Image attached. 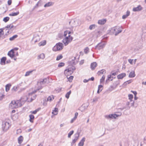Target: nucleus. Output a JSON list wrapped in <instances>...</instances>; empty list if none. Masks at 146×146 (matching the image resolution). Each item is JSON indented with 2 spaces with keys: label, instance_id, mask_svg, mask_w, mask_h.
<instances>
[{
  "label": "nucleus",
  "instance_id": "5fc2aeb1",
  "mask_svg": "<svg viewBox=\"0 0 146 146\" xmlns=\"http://www.w3.org/2000/svg\"><path fill=\"white\" fill-rule=\"evenodd\" d=\"M133 60H132L131 59H129L128 60V62L131 64H132Z\"/></svg>",
  "mask_w": 146,
  "mask_h": 146
},
{
  "label": "nucleus",
  "instance_id": "a211bd4d",
  "mask_svg": "<svg viewBox=\"0 0 146 146\" xmlns=\"http://www.w3.org/2000/svg\"><path fill=\"white\" fill-rule=\"evenodd\" d=\"M97 64L96 62H94L91 64V68L92 70H94L97 66Z\"/></svg>",
  "mask_w": 146,
  "mask_h": 146
},
{
  "label": "nucleus",
  "instance_id": "ea45409f",
  "mask_svg": "<svg viewBox=\"0 0 146 146\" xmlns=\"http://www.w3.org/2000/svg\"><path fill=\"white\" fill-rule=\"evenodd\" d=\"M9 19V17H6L4 18L3 19V21L5 22H7Z\"/></svg>",
  "mask_w": 146,
  "mask_h": 146
},
{
  "label": "nucleus",
  "instance_id": "3c124183",
  "mask_svg": "<svg viewBox=\"0 0 146 146\" xmlns=\"http://www.w3.org/2000/svg\"><path fill=\"white\" fill-rule=\"evenodd\" d=\"M38 111V110H36L33 111H31V112L33 114H35Z\"/></svg>",
  "mask_w": 146,
  "mask_h": 146
},
{
  "label": "nucleus",
  "instance_id": "864d4df0",
  "mask_svg": "<svg viewBox=\"0 0 146 146\" xmlns=\"http://www.w3.org/2000/svg\"><path fill=\"white\" fill-rule=\"evenodd\" d=\"M76 118L74 117L70 121V123H73L74 121L76 119Z\"/></svg>",
  "mask_w": 146,
  "mask_h": 146
},
{
  "label": "nucleus",
  "instance_id": "8fccbe9b",
  "mask_svg": "<svg viewBox=\"0 0 146 146\" xmlns=\"http://www.w3.org/2000/svg\"><path fill=\"white\" fill-rule=\"evenodd\" d=\"M4 28H5V31L7 32V33H6L5 35H7L9 33V29L5 28V27Z\"/></svg>",
  "mask_w": 146,
  "mask_h": 146
},
{
  "label": "nucleus",
  "instance_id": "dca6fc26",
  "mask_svg": "<svg viewBox=\"0 0 146 146\" xmlns=\"http://www.w3.org/2000/svg\"><path fill=\"white\" fill-rule=\"evenodd\" d=\"M126 76V74L125 73H121L117 76V78L119 79H121Z\"/></svg>",
  "mask_w": 146,
  "mask_h": 146
},
{
  "label": "nucleus",
  "instance_id": "de8ad7c7",
  "mask_svg": "<svg viewBox=\"0 0 146 146\" xmlns=\"http://www.w3.org/2000/svg\"><path fill=\"white\" fill-rule=\"evenodd\" d=\"M105 76L104 75L102 77V78L100 79V83H102L104 81V80L105 79Z\"/></svg>",
  "mask_w": 146,
  "mask_h": 146
},
{
  "label": "nucleus",
  "instance_id": "09e8293b",
  "mask_svg": "<svg viewBox=\"0 0 146 146\" xmlns=\"http://www.w3.org/2000/svg\"><path fill=\"white\" fill-rule=\"evenodd\" d=\"M73 76H70L68 78V80L70 82H71L72 81V80H73Z\"/></svg>",
  "mask_w": 146,
  "mask_h": 146
},
{
  "label": "nucleus",
  "instance_id": "7ed1b4c3",
  "mask_svg": "<svg viewBox=\"0 0 146 146\" xmlns=\"http://www.w3.org/2000/svg\"><path fill=\"white\" fill-rule=\"evenodd\" d=\"M48 79L46 78L44 79H40L37 82V84L38 86H38L37 89L38 90L41 89L42 88L43 86L46 84V83L48 82Z\"/></svg>",
  "mask_w": 146,
  "mask_h": 146
},
{
  "label": "nucleus",
  "instance_id": "a19ab883",
  "mask_svg": "<svg viewBox=\"0 0 146 146\" xmlns=\"http://www.w3.org/2000/svg\"><path fill=\"white\" fill-rule=\"evenodd\" d=\"M33 70H31L27 72L25 75V76H29L30 74L33 72Z\"/></svg>",
  "mask_w": 146,
  "mask_h": 146
},
{
  "label": "nucleus",
  "instance_id": "f8f14e48",
  "mask_svg": "<svg viewBox=\"0 0 146 146\" xmlns=\"http://www.w3.org/2000/svg\"><path fill=\"white\" fill-rule=\"evenodd\" d=\"M89 105V104L88 103H86L82 105L81 107L80 108V110L82 111L86 109Z\"/></svg>",
  "mask_w": 146,
  "mask_h": 146
},
{
  "label": "nucleus",
  "instance_id": "37998d69",
  "mask_svg": "<svg viewBox=\"0 0 146 146\" xmlns=\"http://www.w3.org/2000/svg\"><path fill=\"white\" fill-rule=\"evenodd\" d=\"M74 131L73 130L71 131H70L68 134V137L69 138H70L71 136V135L73 133Z\"/></svg>",
  "mask_w": 146,
  "mask_h": 146
},
{
  "label": "nucleus",
  "instance_id": "338daca9",
  "mask_svg": "<svg viewBox=\"0 0 146 146\" xmlns=\"http://www.w3.org/2000/svg\"><path fill=\"white\" fill-rule=\"evenodd\" d=\"M4 97V96L3 95H2V96H0V100H1Z\"/></svg>",
  "mask_w": 146,
  "mask_h": 146
},
{
  "label": "nucleus",
  "instance_id": "72a5a7b5",
  "mask_svg": "<svg viewBox=\"0 0 146 146\" xmlns=\"http://www.w3.org/2000/svg\"><path fill=\"white\" fill-rule=\"evenodd\" d=\"M18 36L17 35H15L12 37L10 38L9 40L11 41L13 40L15 38L17 37Z\"/></svg>",
  "mask_w": 146,
  "mask_h": 146
},
{
  "label": "nucleus",
  "instance_id": "f257e3e1",
  "mask_svg": "<svg viewBox=\"0 0 146 146\" xmlns=\"http://www.w3.org/2000/svg\"><path fill=\"white\" fill-rule=\"evenodd\" d=\"M27 99V98L26 97V99L23 100L22 98L19 100H12L9 105V107L12 109L17 108L21 107L25 102Z\"/></svg>",
  "mask_w": 146,
  "mask_h": 146
},
{
  "label": "nucleus",
  "instance_id": "1a4fd4ad",
  "mask_svg": "<svg viewBox=\"0 0 146 146\" xmlns=\"http://www.w3.org/2000/svg\"><path fill=\"white\" fill-rule=\"evenodd\" d=\"M79 20L77 19H72L69 22V24L71 25L72 27H76L79 25Z\"/></svg>",
  "mask_w": 146,
  "mask_h": 146
},
{
  "label": "nucleus",
  "instance_id": "2f4dec72",
  "mask_svg": "<svg viewBox=\"0 0 146 146\" xmlns=\"http://www.w3.org/2000/svg\"><path fill=\"white\" fill-rule=\"evenodd\" d=\"M54 99V97L52 95L51 96H49L47 98V101H51L52 100Z\"/></svg>",
  "mask_w": 146,
  "mask_h": 146
},
{
  "label": "nucleus",
  "instance_id": "7c9ffc66",
  "mask_svg": "<svg viewBox=\"0 0 146 146\" xmlns=\"http://www.w3.org/2000/svg\"><path fill=\"white\" fill-rule=\"evenodd\" d=\"M129 99L130 100V102H132V99L133 98V96L131 94H129L128 95Z\"/></svg>",
  "mask_w": 146,
  "mask_h": 146
},
{
  "label": "nucleus",
  "instance_id": "ddd939ff",
  "mask_svg": "<svg viewBox=\"0 0 146 146\" xmlns=\"http://www.w3.org/2000/svg\"><path fill=\"white\" fill-rule=\"evenodd\" d=\"M142 10V7L140 5H139L137 7L133 8V11L134 12L139 11Z\"/></svg>",
  "mask_w": 146,
  "mask_h": 146
},
{
  "label": "nucleus",
  "instance_id": "9d476101",
  "mask_svg": "<svg viewBox=\"0 0 146 146\" xmlns=\"http://www.w3.org/2000/svg\"><path fill=\"white\" fill-rule=\"evenodd\" d=\"M106 44V43L104 42L100 43L96 46L95 48L98 50L101 49L105 47Z\"/></svg>",
  "mask_w": 146,
  "mask_h": 146
},
{
  "label": "nucleus",
  "instance_id": "774afa93",
  "mask_svg": "<svg viewBox=\"0 0 146 146\" xmlns=\"http://www.w3.org/2000/svg\"><path fill=\"white\" fill-rule=\"evenodd\" d=\"M117 74H116V72H114V73H112L111 74V75H113V76H115Z\"/></svg>",
  "mask_w": 146,
  "mask_h": 146
},
{
  "label": "nucleus",
  "instance_id": "39448f33",
  "mask_svg": "<svg viewBox=\"0 0 146 146\" xmlns=\"http://www.w3.org/2000/svg\"><path fill=\"white\" fill-rule=\"evenodd\" d=\"M76 69V68L74 66H71L64 70V73L66 75H71Z\"/></svg>",
  "mask_w": 146,
  "mask_h": 146
},
{
  "label": "nucleus",
  "instance_id": "473e14b6",
  "mask_svg": "<svg viewBox=\"0 0 146 146\" xmlns=\"http://www.w3.org/2000/svg\"><path fill=\"white\" fill-rule=\"evenodd\" d=\"M111 76H112L111 74L108 75V78L106 80V82H108V80H110L111 81H112V79L110 80V79H111V78H112ZM112 78H113V77H112Z\"/></svg>",
  "mask_w": 146,
  "mask_h": 146
},
{
  "label": "nucleus",
  "instance_id": "69168bd1",
  "mask_svg": "<svg viewBox=\"0 0 146 146\" xmlns=\"http://www.w3.org/2000/svg\"><path fill=\"white\" fill-rule=\"evenodd\" d=\"M89 81L91 80L92 81H93L94 80V78L93 77H92L91 78H89Z\"/></svg>",
  "mask_w": 146,
  "mask_h": 146
},
{
  "label": "nucleus",
  "instance_id": "6ab92c4d",
  "mask_svg": "<svg viewBox=\"0 0 146 146\" xmlns=\"http://www.w3.org/2000/svg\"><path fill=\"white\" fill-rule=\"evenodd\" d=\"M85 140V138L83 137L78 144V146H83L84 145V142Z\"/></svg>",
  "mask_w": 146,
  "mask_h": 146
},
{
  "label": "nucleus",
  "instance_id": "13d9d810",
  "mask_svg": "<svg viewBox=\"0 0 146 146\" xmlns=\"http://www.w3.org/2000/svg\"><path fill=\"white\" fill-rule=\"evenodd\" d=\"M97 100H98V98L96 97L95 98L93 99V102H94L97 101Z\"/></svg>",
  "mask_w": 146,
  "mask_h": 146
},
{
  "label": "nucleus",
  "instance_id": "6e6d98bb",
  "mask_svg": "<svg viewBox=\"0 0 146 146\" xmlns=\"http://www.w3.org/2000/svg\"><path fill=\"white\" fill-rule=\"evenodd\" d=\"M131 92L134 95V96H136L137 94V92L136 91H133L131 90Z\"/></svg>",
  "mask_w": 146,
  "mask_h": 146
},
{
  "label": "nucleus",
  "instance_id": "2eb2a0df",
  "mask_svg": "<svg viewBox=\"0 0 146 146\" xmlns=\"http://www.w3.org/2000/svg\"><path fill=\"white\" fill-rule=\"evenodd\" d=\"M106 19H102L98 21V23L99 25H104L106 23Z\"/></svg>",
  "mask_w": 146,
  "mask_h": 146
},
{
  "label": "nucleus",
  "instance_id": "9b49d317",
  "mask_svg": "<svg viewBox=\"0 0 146 146\" xmlns=\"http://www.w3.org/2000/svg\"><path fill=\"white\" fill-rule=\"evenodd\" d=\"M37 91H38L37 89L36 90H34L32 92L30 93L29 94V96H31V102L33 100L35 99L36 97V95L35 94V93H36Z\"/></svg>",
  "mask_w": 146,
  "mask_h": 146
},
{
  "label": "nucleus",
  "instance_id": "603ef678",
  "mask_svg": "<svg viewBox=\"0 0 146 146\" xmlns=\"http://www.w3.org/2000/svg\"><path fill=\"white\" fill-rule=\"evenodd\" d=\"M103 86L102 85H99L98 86V89H99L101 91L102 89Z\"/></svg>",
  "mask_w": 146,
  "mask_h": 146
},
{
  "label": "nucleus",
  "instance_id": "58836bf2",
  "mask_svg": "<svg viewBox=\"0 0 146 146\" xmlns=\"http://www.w3.org/2000/svg\"><path fill=\"white\" fill-rule=\"evenodd\" d=\"M63 57V56L62 54H60L58 55L56 58V60H59L60 59H62Z\"/></svg>",
  "mask_w": 146,
  "mask_h": 146
},
{
  "label": "nucleus",
  "instance_id": "5701e85b",
  "mask_svg": "<svg viewBox=\"0 0 146 146\" xmlns=\"http://www.w3.org/2000/svg\"><path fill=\"white\" fill-rule=\"evenodd\" d=\"M76 136H75L74 139L72 141V143H75L78 140V137L79 136V134L78 133L77 134H76Z\"/></svg>",
  "mask_w": 146,
  "mask_h": 146
},
{
  "label": "nucleus",
  "instance_id": "4d7b16f0",
  "mask_svg": "<svg viewBox=\"0 0 146 146\" xmlns=\"http://www.w3.org/2000/svg\"><path fill=\"white\" fill-rule=\"evenodd\" d=\"M7 3L9 5H10L12 3V0H8Z\"/></svg>",
  "mask_w": 146,
  "mask_h": 146
},
{
  "label": "nucleus",
  "instance_id": "c03bdc74",
  "mask_svg": "<svg viewBox=\"0 0 146 146\" xmlns=\"http://www.w3.org/2000/svg\"><path fill=\"white\" fill-rule=\"evenodd\" d=\"M104 72L105 73V70L104 69H102L100 71H99L98 72V73H100V74H104Z\"/></svg>",
  "mask_w": 146,
  "mask_h": 146
},
{
  "label": "nucleus",
  "instance_id": "a18cd8bd",
  "mask_svg": "<svg viewBox=\"0 0 146 146\" xmlns=\"http://www.w3.org/2000/svg\"><path fill=\"white\" fill-rule=\"evenodd\" d=\"M64 65V63L63 62H60L58 64V66L59 67H62Z\"/></svg>",
  "mask_w": 146,
  "mask_h": 146
},
{
  "label": "nucleus",
  "instance_id": "e2e57ef3",
  "mask_svg": "<svg viewBox=\"0 0 146 146\" xmlns=\"http://www.w3.org/2000/svg\"><path fill=\"white\" fill-rule=\"evenodd\" d=\"M134 102H133L132 103L131 102L130 103V106H134Z\"/></svg>",
  "mask_w": 146,
  "mask_h": 146
},
{
  "label": "nucleus",
  "instance_id": "f3484780",
  "mask_svg": "<svg viewBox=\"0 0 146 146\" xmlns=\"http://www.w3.org/2000/svg\"><path fill=\"white\" fill-rule=\"evenodd\" d=\"M54 4V3L52 2H49L45 4L44 6V7H46L52 6Z\"/></svg>",
  "mask_w": 146,
  "mask_h": 146
},
{
  "label": "nucleus",
  "instance_id": "aec40b11",
  "mask_svg": "<svg viewBox=\"0 0 146 146\" xmlns=\"http://www.w3.org/2000/svg\"><path fill=\"white\" fill-rule=\"evenodd\" d=\"M135 76L134 71L131 72L129 74V77L132 78L134 77Z\"/></svg>",
  "mask_w": 146,
  "mask_h": 146
},
{
  "label": "nucleus",
  "instance_id": "bb28decb",
  "mask_svg": "<svg viewBox=\"0 0 146 146\" xmlns=\"http://www.w3.org/2000/svg\"><path fill=\"white\" fill-rule=\"evenodd\" d=\"M58 109L57 108H55L54 110L52 112V113L54 115H56L58 113Z\"/></svg>",
  "mask_w": 146,
  "mask_h": 146
},
{
  "label": "nucleus",
  "instance_id": "680f3d73",
  "mask_svg": "<svg viewBox=\"0 0 146 146\" xmlns=\"http://www.w3.org/2000/svg\"><path fill=\"white\" fill-rule=\"evenodd\" d=\"M89 81V79H88V80H87L86 79H84L83 80V82L84 83H86V82H87Z\"/></svg>",
  "mask_w": 146,
  "mask_h": 146
},
{
  "label": "nucleus",
  "instance_id": "79ce46f5",
  "mask_svg": "<svg viewBox=\"0 0 146 146\" xmlns=\"http://www.w3.org/2000/svg\"><path fill=\"white\" fill-rule=\"evenodd\" d=\"M95 25H92L90 26L89 28L90 30H92L95 28Z\"/></svg>",
  "mask_w": 146,
  "mask_h": 146
},
{
  "label": "nucleus",
  "instance_id": "f03ea898",
  "mask_svg": "<svg viewBox=\"0 0 146 146\" xmlns=\"http://www.w3.org/2000/svg\"><path fill=\"white\" fill-rule=\"evenodd\" d=\"M70 32L68 31H65L64 33V36L65 38L63 39L62 42L65 46L68 45L73 39V37L70 35Z\"/></svg>",
  "mask_w": 146,
  "mask_h": 146
},
{
  "label": "nucleus",
  "instance_id": "b1692460",
  "mask_svg": "<svg viewBox=\"0 0 146 146\" xmlns=\"http://www.w3.org/2000/svg\"><path fill=\"white\" fill-rule=\"evenodd\" d=\"M6 60V58L5 57H3L1 59V64H2V63H4V64H5V62Z\"/></svg>",
  "mask_w": 146,
  "mask_h": 146
},
{
  "label": "nucleus",
  "instance_id": "412c9836",
  "mask_svg": "<svg viewBox=\"0 0 146 146\" xmlns=\"http://www.w3.org/2000/svg\"><path fill=\"white\" fill-rule=\"evenodd\" d=\"M130 14V12L129 11H127L126 12V14L123 15L122 17V18L123 19H124L128 17Z\"/></svg>",
  "mask_w": 146,
  "mask_h": 146
},
{
  "label": "nucleus",
  "instance_id": "393cba45",
  "mask_svg": "<svg viewBox=\"0 0 146 146\" xmlns=\"http://www.w3.org/2000/svg\"><path fill=\"white\" fill-rule=\"evenodd\" d=\"M44 57V54L43 53H42L38 56L37 58L38 59H43Z\"/></svg>",
  "mask_w": 146,
  "mask_h": 146
},
{
  "label": "nucleus",
  "instance_id": "c85d7f7f",
  "mask_svg": "<svg viewBox=\"0 0 146 146\" xmlns=\"http://www.w3.org/2000/svg\"><path fill=\"white\" fill-rule=\"evenodd\" d=\"M29 117H30L29 121L31 122H33V120L34 118V116L32 114H31L29 115Z\"/></svg>",
  "mask_w": 146,
  "mask_h": 146
},
{
  "label": "nucleus",
  "instance_id": "423d86ee",
  "mask_svg": "<svg viewBox=\"0 0 146 146\" xmlns=\"http://www.w3.org/2000/svg\"><path fill=\"white\" fill-rule=\"evenodd\" d=\"M63 48V44L62 43L59 42L56 44L53 48L52 50L54 51H56L61 50Z\"/></svg>",
  "mask_w": 146,
  "mask_h": 146
},
{
  "label": "nucleus",
  "instance_id": "20e7f679",
  "mask_svg": "<svg viewBox=\"0 0 146 146\" xmlns=\"http://www.w3.org/2000/svg\"><path fill=\"white\" fill-rule=\"evenodd\" d=\"M121 115L122 113L121 112H119L118 114L115 113L106 115H105L104 117L106 119L110 120L113 118L116 119L117 117L121 116Z\"/></svg>",
  "mask_w": 146,
  "mask_h": 146
},
{
  "label": "nucleus",
  "instance_id": "6e6552de",
  "mask_svg": "<svg viewBox=\"0 0 146 146\" xmlns=\"http://www.w3.org/2000/svg\"><path fill=\"white\" fill-rule=\"evenodd\" d=\"M10 127V125L9 122L7 121L3 122L2 125V128L4 131H6L9 129Z\"/></svg>",
  "mask_w": 146,
  "mask_h": 146
},
{
  "label": "nucleus",
  "instance_id": "c9c22d12",
  "mask_svg": "<svg viewBox=\"0 0 146 146\" xmlns=\"http://www.w3.org/2000/svg\"><path fill=\"white\" fill-rule=\"evenodd\" d=\"M132 81L131 80L127 81L125 82L123 84V86H126L127 84H129L131 83Z\"/></svg>",
  "mask_w": 146,
  "mask_h": 146
},
{
  "label": "nucleus",
  "instance_id": "49530a36",
  "mask_svg": "<svg viewBox=\"0 0 146 146\" xmlns=\"http://www.w3.org/2000/svg\"><path fill=\"white\" fill-rule=\"evenodd\" d=\"M89 48L88 47H87L84 49V51L85 53L87 54L89 52Z\"/></svg>",
  "mask_w": 146,
  "mask_h": 146
},
{
  "label": "nucleus",
  "instance_id": "e433bc0d",
  "mask_svg": "<svg viewBox=\"0 0 146 146\" xmlns=\"http://www.w3.org/2000/svg\"><path fill=\"white\" fill-rule=\"evenodd\" d=\"M14 27V26L12 24H11L9 25H8L6 27H5V28L9 29H10Z\"/></svg>",
  "mask_w": 146,
  "mask_h": 146
},
{
  "label": "nucleus",
  "instance_id": "0eeeda50",
  "mask_svg": "<svg viewBox=\"0 0 146 146\" xmlns=\"http://www.w3.org/2000/svg\"><path fill=\"white\" fill-rule=\"evenodd\" d=\"M120 27L118 28L116 27H113L111 29L110 31L111 32L115 34V36L117 35L122 31V30L120 29Z\"/></svg>",
  "mask_w": 146,
  "mask_h": 146
},
{
  "label": "nucleus",
  "instance_id": "a878e982",
  "mask_svg": "<svg viewBox=\"0 0 146 146\" xmlns=\"http://www.w3.org/2000/svg\"><path fill=\"white\" fill-rule=\"evenodd\" d=\"M19 14V11L16 12L12 13L9 14V15L10 16H17Z\"/></svg>",
  "mask_w": 146,
  "mask_h": 146
},
{
  "label": "nucleus",
  "instance_id": "4be33fe9",
  "mask_svg": "<svg viewBox=\"0 0 146 146\" xmlns=\"http://www.w3.org/2000/svg\"><path fill=\"white\" fill-rule=\"evenodd\" d=\"M18 143L19 144L22 143L23 140V138L22 136H20L18 138Z\"/></svg>",
  "mask_w": 146,
  "mask_h": 146
},
{
  "label": "nucleus",
  "instance_id": "c756f323",
  "mask_svg": "<svg viewBox=\"0 0 146 146\" xmlns=\"http://www.w3.org/2000/svg\"><path fill=\"white\" fill-rule=\"evenodd\" d=\"M46 40H43L38 44V45L40 46H44L46 44Z\"/></svg>",
  "mask_w": 146,
  "mask_h": 146
},
{
  "label": "nucleus",
  "instance_id": "4c0bfd02",
  "mask_svg": "<svg viewBox=\"0 0 146 146\" xmlns=\"http://www.w3.org/2000/svg\"><path fill=\"white\" fill-rule=\"evenodd\" d=\"M71 93V91L70 90L69 92H68L66 94V95L65 96L68 99L69 98L70 95Z\"/></svg>",
  "mask_w": 146,
  "mask_h": 146
},
{
  "label": "nucleus",
  "instance_id": "bf43d9fd",
  "mask_svg": "<svg viewBox=\"0 0 146 146\" xmlns=\"http://www.w3.org/2000/svg\"><path fill=\"white\" fill-rule=\"evenodd\" d=\"M5 29V28H2L0 29V35L2 32H3V31Z\"/></svg>",
  "mask_w": 146,
  "mask_h": 146
},
{
  "label": "nucleus",
  "instance_id": "cd10ccee",
  "mask_svg": "<svg viewBox=\"0 0 146 146\" xmlns=\"http://www.w3.org/2000/svg\"><path fill=\"white\" fill-rule=\"evenodd\" d=\"M11 86V84H7L5 86V90L7 92L9 90Z\"/></svg>",
  "mask_w": 146,
  "mask_h": 146
},
{
  "label": "nucleus",
  "instance_id": "0e129e2a",
  "mask_svg": "<svg viewBox=\"0 0 146 146\" xmlns=\"http://www.w3.org/2000/svg\"><path fill=\"white\" fill-rule=\"evenodd\" d=\"M130 102H131L130 101V102H128V101L126 103V105L127 106H129L130 105Z\"/></svg>",
  "mask_w": 146,
  "mask_h": 146
},
{
  "label": "nucleus",
  "instance_id": "f704fd0d",
  "mask_svg": "<svg viewBox=\"0 0 146 146\" xmlns=\"http://www.w3.org/2000/svg\"><path fill=\"white\" fill-rule=\"evenodd\" d=\"M41 1L40 0L37 3L36 5L35 6V7L34 8V9H35L36 8V7H38V6H41Z\"/></svg>",
  "mask_w": 146,
  "mask_h": 146
},
{
  "label": "nucleus",
  "instance_id": "4468645a",
  "mask_svg": "<svg viewBox=\"0 0 146 146\" xmlns=\"http://www.w3.org/2000/svg\"><path fill=\"white\" fill-rule=\"evenodd\" d=\"M7 54L11 58H13L14 56V50L13 49L11 50L8 52Z\"/></svg>",
  "mask_w": 146,
  "mask_h": 146
},
{
  "label": "nucleus",
  "instance_id": "052dcab7",
  "mask_svg": "<svg viewBox=\"0 0 146 146\" xmlns=\"http://www.w3.org/2000/svg\"><path fill=\"white\" fill-rule=\"evenodd\" d=\"M78 113H77V112L75 113V116H74V117L76 119V118H77V117L78 116Z\"/></svg>",
  "mask_w": 146,
  "mask_h": 146
}]
</instances>
